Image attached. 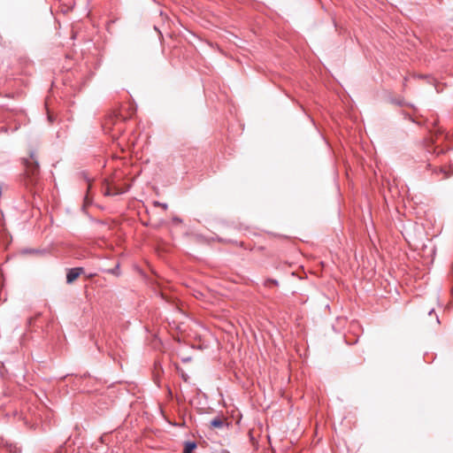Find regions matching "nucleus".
<instances>
[{
  "label": "nucleus",
  "instance_id": "obj_4",
  "mask_svg": "<svg viewBox=\"0 0 453 453\" xmlns=\"http://www.w3.org/2000/svg\"><path fill=\"white\" fill-rule=\"evenodd\" d=\"M124 191H112L110 188H108L107 190L105 191L104 195L105 196H115L118 194H121Z\"/></svg>",
  "mask_w": 453,
  "mask_h": 453
},
{
  "label": "nucleus",
  "instance_id": "obj_5",
  "mask_svg": "<svg viewBox=\"0 0 453 453\" xmlns=\"http://www.w3.org/2000/svg\"><path fill=\"white\" fill-rule=\"evenodd\" d=\"M154 205L155 206H158V207H161L162 209H164L165 211L167 210L168 208V205L166 203H160V202H154Z\"/></svg>",
  "mask_w": 453,
  "mask_h": 453
},
{
  "label": "nucleus",
  "instance_id": "obj_2",
  "mask_svg": "<svg viewBox=\"0 0 453 453\" xmlns=\"http://www.w3.org/2000/svg\"><path fill=\"white\" fill-rule=\"evenodd\" d=\"M225 424V419L221 417H216L211 421V426L214 428H222Z\"/></svg>",
  "mask_w": 453,
  "mask_h": 453
},
{
  "label": "nucleus",
  "instance_id": "obj_7",
  "mask_svg": "<svg viewBox=\"0 0 453 453\" xmlns=\"http://www.w3.org/2000/svg\"><path fill=\"white\" fill-rule=\"evenodd\" d=\"M183 453V452H182Z\"/></svg>",
  "mask_w": 453,
  "mask_h": 453
},
{
  "label": "nucleus",
  "instance_id": "obj_3",
  "mask_svg": "<svg viewBox=\"0 0 453 453\" xmlns=\"http://www.w3.org/2000/svg\"><path fill=\"white\" fill-rule=\"evenodd\" d=\"M196 448V443L195 441H186L184 443L183 453H192V451Z\"/></svg>",
  "mask_w": 453,
  "mask_h": 453
},
{
  "label": "nucleus",
  "instance_id": "obj_1",
  "mask_svg": "<svg viewBox=\"0 0 453 453\" xmlns=\"http://www.w3.org/2000/svg\"><path fill=\"white\" fill-rule=\"evenodd\" d=\"M83 272L84 269L82 267H74L69 269L66 273V282L68 284L73 283Z\"/></svg>",
  "mask_w": 453,
  "mask_h": 453
},
{
  "label": "nucleus",
  "instance_id": "obj_6",
  "mask_svg": "<svg viewBox=\"0 0 453 453\" xmlns=\"http://www.w3.org/2000/svg\"><path fill=\"white\" fill-rule=\"evenodd\" d=\"M269 281L274 285H278V281L276 280H269Z\"/></svg>",
  "mask_w": 453,
  "mask_h": 453
}]
</instances>
